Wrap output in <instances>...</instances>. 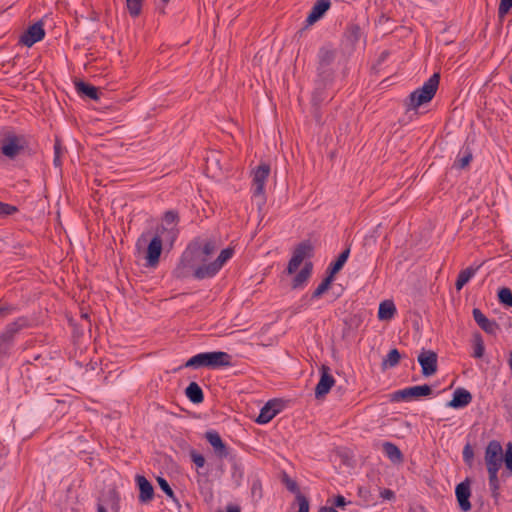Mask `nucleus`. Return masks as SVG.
<instances>
[{
  "label": "nucleus",
  "mask_w": 512,
  "mask_h": 512,
  "mask_svg": "<svg viewBox=\"0 0 512 512\" xmlns=\"http://www.w3.org/2000/svg\"><path fill=\"white\" fill-rule=\"evenodd\" d=\"M216 251V243L213 239L203 240L194 238L183 251L177 266L173 270L176 279H184L193 276L199 265L208 264V259Z\"/></svg>",
  "instance_id": "f257e3e1"
},
{
  "label": "nucleus",
  "mask_w": 512,
  "mask_h": 512,
  "mask_svg": "<svg viewBox=\"0 0 512 512\" xmlns=\"http://www.w3.org/2000/svg\"><path fill=\"white\" fill-rule=\"evenodd\" d=\"M165 231H167V229L164 226H160L157 228L155 235L150 240L148 239L150 232L142 233L137 239L136 249L138 252H140L147 244V247L144 250L146 267L155 268L159 264L163 250L162 234Z\"/></svg>",
  "instance_id": "f03ea898"
},
{
  "label": "nucleus",
  "mask_w": 512,
  "mask_h": 512,
  "mask_svg": "<svg viewBox=\"0 0 512 512\" xmlns=\"http://www.w3.org/2000/svg\"><path fill=\"white\" fill-rule=\"evenodd\" d=\"M0 153L13 160L20 155L31 156L34 151L29 146V140L25 135L5 129L0 140Z\"/></svg>",
  "instance_id": "7ed1b4c3"
},
{
  "label": "nucleus",
  "mask_w": 512,
  "mask_h": 512,
  "mask_svg": "<svg viewBox=\"0 0 512 512\" xmlns=\"http://www.w3.org/2000/svg\"><path fill=\"white\" fill-rule=\"evenodd\" d=\"M231 359L232 356L223 351L202 352L189 358L184 363V367L194 369L203 367L217 369L220 367L231 366Z\"/></svg>",
  "instance_id": "20e7f679"
},
{
  "label": "nucleus",
  "mask_w": 512,
  "mask_h": 512,
  "mask_svg": "<svg viewBox=\"0 0 512 512\" xmlns=\"http://www.w3.org/2000/svg\"><path fill=\"white\" fill-rule=\"evenodd\" d=\"M439 81L440 74L434 73L427 81L424 82L422 87L411 92L408 99L405 101L406 110H416L421 105L430 102L438 90Z\"/></svg>",
  "instance_id": "39448f33"
},
{
  "label": "nucleus",
  "mask_w": 512,
  "mask_h": 512,
  "mask_svg": "<svg viewBox=\"0 0 512 512\" xmlns=\"http://www.w3.org/2000/svg\"><path fill=\"white\" fill-rule=\"evenodd\" d=\"M485 463L488 471V480H498V471L504 463V454L501 444L492 440L485 450Z\"/></svg>",
  "instance_id": "423d86ee"
},
{
  "label": "nucleus",
  "mask_w": 512,
  "mask_h": 512,
  "mask_svg": "<svg viewBox=\"0 0 512 512\" xmlns=\"http://www.w3.org/2000/svg\"><path fill=\"white\" fill-rule=\"evenodd\" d=\"M234 249L231 247L223 249L218 257L208 264L199 265L193 273V277L198 280L214 277L223 267V265L233 256Z\"/></svg>",
  "instance_id": "0eeeda50"
},
{
  "label": "nucleus",
  "mask_w": 512,
  "mask_h": 512,
  "mask_svg": "<svg viewBox=\"0 0 512 512\" xmlns=\"http://www.w3.org/2000/svg\"><path fill=\"white\" fill-rule=\"evenodd\" d=\"M270 174V165L261 163L253 173L252 191L256 203L261 208L266 203L265 183Z\"/></svg>",
  "instance_id": "6e6552de"
},
{
  "label": "nucleus",
  "mask_w": 512,
  "mask_h": 512,
  "mask_svg": "<svg viewBox=\"0 0 512 512\" xmlns=\"http://www.w3.org/2000/svg\"><path fill=\"white\" fill-rule=\"evenodd\" d=\"M120 500V493L115 486L104 487L97 497V512H107V508H110L113 512H119Z\"/></svg>",
  "instance_id": "1a4fd4ad"
},
{
  "label": "nucleus",
  "mask_w": 512,
  "mask_h": 512,
  "mask_svg": "<svg viewBox=\"0 0 512 512\" xmlns=\"http://www.w3.org/2000/svg\"><path fill=\"white\" fill-rule=\"evenodd\" d=\"M28 326L29 319L25 316L18 317L15 321L6 325L5 329L0 333V341L4 345L3 353H8L15 336Z\"/></svg>",
  "instance_id": "9d476101"
},
{
  "label": "nucleus",
  "mask_w": 512,
  "mask_h": 512,
  "mask_svg": "<svg viewBox=\"0 0 512 512\" xmlns=\"http://www.w3.org/2000/svg\"><path fill=\"white\" fill-rule=\"evenodd\" d=\"M432 393V388L428 384L412 386L395 391L391 395V401H408L420 397H427Z\"/></svg>",
  "instance_id": "9b49d317"
},
{
  "label": "nucleus",
  "mask_w": 512,
  "mask_h": 512,
  "mask_svg": "<svg viewBox=\"0 0 512 512\" xmlns=\"http://www.w3.org/2000/svg\"><path fill=\"white\" fill-rule=\"evenodd\" d=\"M417 361L421 366V372L424 377H430L437 372L438 355L436 352L422 349L417 357Z\"/></svg>",
  "instance_id": "f8f14e48"
},
{
  "label": "nucleus",
  "mask_w": 512,
  "mask_h": 512,
  "mask_svg": "<svg viewBox=\"0 0 512 512\" xmlns=\"http://www.w3.org/2000/svg\"><path fill=\"white\" fill-rule=\"evenodd\" d=\"M334 384L335 379L330 373V368L327 365H322L320 367V379L315 387V398H324L329 393Z\"/></svg>",
  "instance_id": "ddd939ff"
},
{
  "label": "nucleus",
  "mask_w": 512,
  "mask_h": 512,
  "mask_svg": "<svg viewBox=\"0 0 512 512\" xmlns=\"http://www.w3.org/2000/svg\"><path fill=\"white\" fill-rule=\"evenodd\" d=\"M44 37L45 30L43 28V22L38 21L25 30L20 37V42L27 47H32L35 43L43 40Z\"/></svg>",
  "instance_id": "4468645a"
},
{
  "label": "nucleus",
  "mask_w": 512,
  "mask_h": 512,
  "mask_svg": "<svg viewBox=\"0 0 512 512\" xmlns=\"http://www.w3.org/2000/svg\"><path fill=\"white\" fill-rule=\"evenodd\" d=\"M282 409V404L278 400L268 401L260 410L256 422L258 424H266L270 422Z\"/></svg>",
  "instance_id": "2eb2a0df"
},
{
  "label": "nucleus",
  "mask_w": 512,
  "mask_h": 512,
  "mask_svg": "<svg viewBox=\"0 0 512 512\" xmlns=\"http://www.w3.org/2000/svg\"><path fill=\"white\" fill-rule=\"evenodd\" d=\"M205 438L213 447L215 454L219 458H226L229 455V448L223 442L220 434L216 430H210L205 433Z\"/></svg>",
  "instance_id": "dca6fc26"
},
{
  "label": "nucleus",
  "mask_w": 512,
  "mask_h": 512,
  "mask_svg": "<svg viewBox=\"0 0 512 512\" xmlns=\"http://www.w3.org/2000/svg\"><path fill=\"white\" fill-rule=\"evenodd\" d=\"M472 314L477 325L485 333L495 335L499 330V324L495 320L488 319L479 308H474Z\"/></svg>",
  "instance_id": "f3484780"
},
{
  "label": "nucleus",
  "mask_w": 512,
  "mask_h": 512,
  "mask_svg": "<svg viewBox=\"0 0 512 512\" xmlns=\"http://www.w3.org/2000/svg\"><path fill=\"white\" fill-rule=\"evenodd\" d=\"M471 482H459L456 486L455 494L462 511L466 512L471 509L470 496H471Z\"/></svg>",
  "instance_id": "a211bd4d"
},
{
  "label": "nucleus",
  "mask_w": 512,
  "mask_h": 512,
  "mask_svg": "<svg viewBox=\"0 0 512 512\" xmlns=\"http://www.w3.org/2000/svg\"><path fill=\"white\" fill-rule=\"evenodd\" d=\"M471 401L472 394L468 390L457 388L453 393L452 399L446 405L453 409H460L468 406Z\"/></svg>",
  "instance_id": "6ab92c4d"
},
{
  "label": "nucleus",
  "mask_w": 512,
  "mask_h": 512,
  "mask_svg": "<svg viewBox=\"0 0 512 512\" xmlns=\"http://www.w3.org/2000/svg\"><path fill=\"white\" fill-rule=\"evenodd\" d=\"M330 6V0H317L306 18L307 24L312 25L320 20L329 10Z\"/></svg>",
  "instance_id": "aec40b11"
},
{
  "label": "nucleus",
  "mask_w": 512,
  "mask_h": 512,
  "mask_svg": "<svg viewBox=\"0 0 512 512\" xmlns=\"http://www.w3.org/2000/svg\"><path fill=\"white\" fill-rule=\"evenodd\" d=\"M336 57V51L326 47H322L318 53V75L323 76L327 72V67L330 66Z\"/></svg>",
  "instance_id": "412c9836"
},
{
  "label": "nucleus",
  "mask_w": 512,
  "mask_h": 512,
  "mask_svg": "<svg viewBox=\"0 0 512 512\" xmlns=\"http://www.w3.org/2000/svg\"><path fill=\"white\" fill-rule=\"evenodd\" d=\"M75 89L77 93L83 98H88L91 100H98L100 98L99 89L83 80L75 81Z\"/></svg>",
  "instance_id": "4be33fe9"
},
{
  "label": "nucleus",
  "mask_w": 512,
  "mask_h": 512,
  "mask_svg": "<svg viewBox=\"0 0 512 512\" xmlns=\"http://www.w3.org/2000/svg\"><path fill=\"white\" fill-rule=\"evenodd\" d=\"M350 255V246L344 249L336 258V260L332 261L326 269V274L335 279L337 273H339L346 261L348 260Z\"/></svg>",
  "instance_id": "5701e85b"
},
{
  "label": "nucleus",
  "mask_w": 512,
  "mask_h": 512,
  "mask_svg": "<svg viewBox=\"0 0 512 512\" xmlns=\"http://www.w3.org/2000/svg\"><path fill=\"white\" fill-rule=\"evenodd\" d=\"M285 484L290 492L296 493V500L299 506L298 512H309V501L300 493L298 482H285Z\"/></svg>",
  "instance_id": "b1692460"
},
{
  "label": "nucleus",
  "mask_w": 512,
  "mask_h": 512,
  "mask_svg": "<svg viewBox=\"0 0 512 512\" xmlns=\"http://www.w3.org/2000/svg\"><path fill=\"white\" fill-rule=\"evenodd\" d=\"M185 395L193 404H200L204 400L203 390L196 382L189 383L185 389Z\"/></svg>",
  "instance_id": "393cba45"
},
{
  "label": "nucleus",
  "mask_w": 512,
  "mask_h": 512,
  "mask_svg": "<svg viewBox=\"0 0 512 512\" xmlns=\"http://www.w3.org/2000/svg\"><path fill=\"white\" fill-rule=\"evenodd\" d=\"M314 247L310 240H304L300 242L293 251V256L303 261L305 258H310L313 256Z\"/></svg>",
  "instance_id": "a878e982"
},
{
  "label": "nucleus",
  "mask_w": 512,
  "mask_h": 512,
  "mask_svg": "<svg viewBox=\"0 0 512 512\" xmlns=\"http://www.w3.org/2000/svg\"><path fill=\"white\" fill-rule=\"evenodd\" d=\"M312 268H313V265L311 262L305 263L304 267L296 274V276L292 280V288L293 289H297V288L303 286V284L305 282H307V280L311 276Z\"/></svg>",
  "instance_id": "bb28decb"
},
{
  "label": "nucleus",
  "mask_w": 512,
  "mask_h": 512,
  "mask_svg": "<svg viewBox=\"0 0 512 512\" xmlns=\"http://www.w3.org/2000/svg\"><path fill=\"white\" fill-rule=\"evenodd\" d=\"M344 36L346 40L352 45H356L362 37V29L357 23H350L347 25Z\"/></svg>",
  "instance_id": "cd10ccee"
},
{
  "label": "nucleus",
  "mask_w": 512,
  "mask_h": 512,
  "mask_svg": "<svg viewBox=\"0 0 512 512\" xmlns=\"http://www.w3.org/2000/svg\"><path fill=\"white\" fill-rule=\"evenodd\" d=\"M478 267H468L466 269H463L459 272L456 282H455V288L457 291H460L468 282L469 280L476 274Z\"/></svg>",
  "instance_id": "c85d7f7f"
},
{
  "label": "nucleus",
  "mask_w": 512,
  "mask_h": 512,
  "mask_svg": "<svg viewBox=\"0 0 512 512\" xmlns=\"http://www.w3.org/2000/svg\"><path fill=\"white\" fill-rule=\"evenodd\" d=\"M139 485V502L143 504L150 503L154 499V488L151 482H137Z\"/></svg>",
  "instance_id": "c756f323"
},
{
  "label": "nucleus",
  "mask_w": 512,
  "mask_h": 512,
  "mask_svg": "<svg viewBox=\"0 0 512 512\" xmlns=\"http://www.w3.org/2000/svg\"><path fill=\"white\" fill-rule=\"evenodd\" d=\"M396 313V307L390 300H385L380 303L378 309L379 320H389L394 317Z\"/></svg>",
  "instance_id": "7c9ffc66"
},
{
  "label": "nucleus",
  "mask_w": 512,
  "mask_h": 512,
  "mask_svg": "<svg viewBox=\"0 0 512 512\" xmlns=\"http://www.w3.org/2000/svg\"><path fill=\"white\" fill-rule=\"evenodd\" d=\"M383 451L387 457L394 463L401 462L403 460V454L401 450L395 444L391 442L383 443Z\"/></svg>",
  "instance_id": "2f4dec72"
},
{
  "label": "nucleus",
  "mask_w": 512,
  "mask_h": 512,
  "mask_svg": "<svg viewBox=\"0 0 512 512\" xmlns=\"http://www.w3.org/2000/svg\"><path fill=\"white\" fill-rule=\"evenodd\" d=\"M400 359H401L400 352L398 351V349L393 348L388 352L386 358L383 359L382 364H381L382 368L383 369L393 368L399 364Z\"/></svg>",
  "instance_id": "473e14b6"
},
{
  "label": "nucleus",
  "mask_w": 512,
  "mask_h": 512,
  "mask_svg": "<svg viewBox=\"0 0 512 512\" xmlns=\"http://www.w3.org/2000/svg\"><path fill=\"white\" fill-rule=\"evenodd\" d=\"M473 156L470 148L467 146L463 150L460 151V153L457 156V159L454 163V166L459 169L466 168L469 163L471 162Z\"/></svg>",
  "instance_id": "72a5a7b5"
},
{
  "label": "nucleus",
  "mask_w": 512,
  "mask_h": 512,
  "mask_svg": "<svg viewBox=\"0 0 512 512\" xmlns=\"http://www.w3.org/2000/svg\"><path fill=\"white\" fill-rule=\"evenodd\" d=\"M473 354L474 358L480 359L483 357L485 352V345L482 335L479 332L473 334Z\"/></svg>",
  "instance_id": "f704fd0d"
},
{
  "label": "nucleus",
  "mask_w": 512,
  "mask_h": 512,
  "mask_svg": "<svg viewBox=\"0 0 512 512\" xmlns=\"http://www.w3.org/2000/svg\"><path fill=\"white\" fill-rule=\"evenodd\" d=\"M333 281L334 279L326 274L318 287L313 291L311 298L317 299L322 296L331 287Z\"/></svg>",
  "instance_id": "c9c22d12"
},
{
  "label": "nucleus",
  "mask_w": 512,
  "mask_h": 512,
  "mask_svg": "<svg viewBox=\"0 0 512 512\" xmlns=\"http://www.w3.org/2000/svg\"><path fill=\"white\" fill-rule=\"evenodd\" d=\"M504 466L505 470L502 473L503 477H511L512 476V443L509 442L506 446V451L504 453Z\"/></svg>",
  "instance_id": "e433bc0d"
},
{
  "label": "nucleus",
  "mask_w": 512,
  "mask_h": 512,
  "mask_svg": "<svg viewBox=\"0 0 512 512\" xmlns=\"http://www.w3.org/2000/svg\"><path fill=\"white\" fill-rule=\"evenodd\" d=\"M498 301L506 306L512 307V291L508 287H502L498 290Z\"/></svg>",
  "instance_id": "4c0bfd02"
},
{
  "label": "nucleus",
  "mask_w": 512,
  "mask_h": 512,
  "mask_svg": "<svg viewBox=\"0 0 512 512\" xmlns=\"http://www.w3.org/2000/svg\"><path fill=\"white\" fill-rule=\"evenodd\" d=\"M143 0H126L127 9L132 17H137L141 13Z\"/></svg>",
  "instance_id": "58836bf2"
},
{
  "label": "nucleus",
  "mask_w": 512,
  "mask_h": 512,
  "mask_svg": "<svg viewBox=\"0 0 512 512\" xmlns=\"http://www.w3.org/2000/svg\"><path fill=\"white\" fill-rule=\"evenodd\" d=\"M161 490L177 505L180 506L179 500L176 497L169 482H158Z\"/></svg>",
  "instance_id": "ea45409f"
},
{
  "label": "nucleus",
  "mask_w": 512,
  "mask_h": 512,
  "mask_svg": "<svg viewBox=\"0 0 512 512\" xmlns=\"http://www.w3.org/2000/svg\"><path fill=\"white\" fill-rule=\"evenodd\" d=\"M512 8V0H500L498 7V17L503 19Z\"/></svg>",
  "instance_id": "a19ab883"
},
{
  "label": "nucleus",
  "mask_w": 512,
  "mask_h": 512,
  "mask_svg": "<svg viewBox=\"0 0 512 512\" xmlns=\"http://www.w3.org/2000/svg\"><path fill=\"white\" fill-rule=\"evenodd\" d=\"M18 212V208L14 205L0 201V217H6Z\"/></svg>",
  "instance_id": "79ce46f5"
},
{
  "label": "nucleus",
  "mask_w": 512,
  "mask_h": 512,
  "mask_svg": "<svg viewBox=\"0 0 512 512\" xmlns=\"http://www.w3.org/2000/svg\"><path fill=\"white\" fill-rule=\"evenodd\" d=\"M463 460L469 466H471L472 463H473V460H474V450H473L472 446L469 443H467L464 446V448H463Z\"/></svg>",
  "instance_id": "37998d69"
},
{
  "label": "nucleus",
  "mask_w": 512,
  "mask_h": 512,
  "mask_svg": "<svg viewBox=\"0 0 512 512\" xmlns=\"http://www.w3.org/2000/svg\"><path fill=\"white\" fill-rule=\"evenodd\" d=\"M190 457H191V460L193 461V463L197 467H203L204 466L205 458H204V456L202 454L196 452L195 450H191Z\"/></svg>",
  "instance_id": "c03bdc74"
},
{
  "label": "nucleus",
  "mask_w": 512,
  "mask_h": 512,
  "mask_svg": "<svg viewBox=\"0 0 512 512\" xmlns=\"http://www.w3.org/2000/svg\"><path fill=\"white\" fill-rule=\"evenodd\" d=\"M61 153H62V149H61V145H60V142L57 140L54 144V165L56 167H60L61 166Z\"/></svg>",
  "instance_id": "a18cd8bd"
},
{
  "label": "nucleus",
  "mask_w": 512,
  "mask_h": 512,
  "mask_svg": "<svg viewBox=\"0 0 512 512\" xmlns=\"http://www.w3.org/2000/svg\"><path fill=\"white\" fill-rule=\"evenodd\" d=\"M303 261H300L299 259H297L296 257H294L292 255L289 263H288V266H287V273L288 274H293L294 272H296V270L298 269V267L301 265Z\"/></svg>",
  "instance_id": "49530a36"
},
{
  "label": "nucleus",
  "mask_w": 512,
  "mask_h": 512,
  "mask_svg": "<svg viewBox=\"0 0 512 512\" xmlns=\"http://www.w3.org/2000/svg\"><path fill=\"white\" fill-rule=\"evenodd\" d=\"M251 495L254 499L258 500L262 498V485L261 482H254L251 487Z\"/></svg>",
  "instance_id": "de8ad7c7"
},
{
  "label": "nucleus",
  "mask_w": 512,
  "mask_h": 512,
  "mask_svg": "<svg viewBox=\"0 0 512 512\" xmlns=\"http://www.w3.org/2000/svg\"><path fill=\"white\" fill-rule=\"evenodd\" d=\"M164 220H165L168 224L178 222V220H179L178 212H176V211H174V210H169V211L165 212V214H164Z\"/></svg>",
  "instance_id": "09e8293b"
},
{
  "label": "nucleus",
  "mask_w": 512,
  "mask_h": 512,
  "mask_svg": "<svg viewBox=\"0 0 512 512\" xmlns=\"http://www.w3.org/2000/svg\"><path fill=\"white\" fill-rule=\"evenodd\" d=\"M379 495L384 500L391 501L395 499V493L391 489L379 488Z\"/></svg>",
  "instance_id": "8fccbe9b"
},
{
  "label": "nucleus",
  "mask_w": 512,
  "mask_h": 512,
  "mask_svg": "<svg viewBox=\"0 0 512 512\" xmlns=\"http://www.w3.org/2000/svg\"><path fill=\"white\" fill-rule=\"evenodd\" d=\"M502 403H503V408L505 409V411L510 416H512V402H511V399L508 398L507 396H505V397L502 398Z\"/></svg>",
  "instance_id": "3c124183"
},
{
  "label": "nucleus",
  "mask_w": 512,
  "mask_h": 512,
  "mask_svg": "<svg viewBox=\"0 0 512 512\" xmlns=\"http://www.w3.org/2000/svg\"><path fill=\"white\" fill-rule=\"evenodd\" d=\"M334 505L339 508H343L346 505V500L342 495L335 497Z\"/></svg>",
  "instance_id": "603ef678"
},
{
  "label": "nucleus",
  "mask_w": 512,
  "mask_h": 512,
  "mask_svg": "<svg viewBox=\"0 0 512 512\" xmlns=\"http://www.w3.org/2000/svg\"><path fill=\"white\" fill-rule=\"evenodd\" d=\"M490 490L492 491L493 496L496 498L498 496L499 482H489Z\"/></svg>",
  "instance_id": "864d4df0"
},
{
  "label": "nucleus",
  "mask_w": 512,
  "mask_h": 512,
  "mask_svg": "<svg viewBox=\"0 0 512 512\" xmlns=\"http://www.w3.org/2000/svg\"><path fill=\"white\" fill-rule=\"evenodd\" d=\"M11 310H12V308L9 306L0 307V317L1 316L4 317V316L8 315Z\"/></svg>",
  "instance_id": "5fc2aeb1"
},
{
  "label": "nucleus",
  "mask_w": 512,
  "mask_h": 512,
  "mask_svg": "<svg viewBox=\"0 0 512 512\" xmlns=\"http://www.w3.org/2000/svg\"><path fill=\"white\" fill-rule=\"evenodd\" d=\"M390 52L388 50H384L383 52H381L379 58H378V63H382L383 61L386 60V58L389 56Z\"/></svg>",
  "instance_id": "6e6d98bb"
},
{
  "label": "nucleus",
  "mask_w": 512,
  "mask_h": 512,
  "mask_svg": "<svg viewBox=\"0 0 512 512\" xmlns=\"http://www.w3.org/2000/svg\"><path fill=\"white\" fill-rule=\"evenodd\" d=\"M226 512H241V509L237 505H228L226 508Z\"/></svg>",
  "instance_id": "4d7b16f0"
},
{
  "label": "nucleus",
  "mask_w": 512,
  "mask_h": 512,
  "mask_svg": "<svg viewBox=\"0 0 512 512\" xmlns=\"http://www.w3.org/2000/svg\"><path fill=\"white\" fill-rule=\"evenodd\" d=\"M408 512H427L423 506L410 507Z\"/></svg>",
  "instance_id": "13d9d810"
},
{
  "label": "nucleus",
  "mask_w": 512,
  "mask_h": 512,
  "mask_svg": "<svg viewBox=\"0 0 512 512\" xmlns=\"http://www.w3.org/2000/svg\"><path fill=\"white\" fill-rule=\"evenodd\" d=\"M319 512H338V511L333 507L323 506L319 509Z\"/></svg>",
  "instance_id": "bf43d9fd"
},
{
  "label": "nucleus",
  "mask_w": 512,
  "mask_h": 512,
  "mask_svg": "<svg viewBox=\"0 0 512 512\" xmlns=\"http://www.w3.org/2000/svg\"><path fill=\"white\" fill-rule=\"evenodd\" d=\"M312 101L315 105L318 104V102L320 101L318 98H317V92H314L313 94V98H312Z\"/></svg>",
  "instance_id": "052dcab7"
},
{
  "label": "nucleus",
  "mask_w": 512,
  "mask_h": 512,
  "mask_svg": "<svg viewBox=\"0 0 512 512\" xmlns=\"http://www.w3.org/2000/svg\"><path fill=\"white\" fill-rule=\"evenodd\" d=\"M134 480L141 481V480H147V479L145 478V476H143L141 474H136Z\"/></svg>",
  "instance_id": "680f3d73"
},
{
  "label": "nucleus",
  "mask_w": 512,
  "mask_h": 512,
  "mask_svg": "<svg viewBox=\"0 0 512 512\" xmlns=\"http://www.w3.org/2000/svg\"><path fill=\"white\" fill-rule=\"evenodd\" d=\"M389 17L385 16L384 14L380 16L379 23H382L383 21H388Z\"/></svg>",
  "instance_id": "e2e57ef3"
},
{
  "label": "nucleus",
  "mask_w": 512,
  "mask_h": 512,
  "mask_svg": "<svg viewBox=\"0 0 512 512\" xmlns=\"http://www.w3.org/2000/svg\"><path fill=\"white\" fill-rule=\"evenodd\" d=\"M285 481L291 480L286 473H283V479Z\"/></svg>",
  "instance_id": "0e129e2a"
},
{
  "label": "nucleus",
  "mask_w": 512,
  "mask_h": 512,
  "mask_svg": "<svg viewBox=\"0 0 512 512\" xmlns=\"http://www.w3.org/2000/svg\"><path fill=\"white\" fill-rule=\"evenodd\" d=\"M3 349H4V345H3V343L0 341V355H1V354H4V353H3Z\"/></svg>",
  "instance_id": "69168bd1"
},
{
  "label": "nucleus",
  "mask_w": 512,
  "mask_h": 512,
  "mask_svg": "<svg viewBox=\"0 0 512 512\" xmlns=\"http://www.w3.org/2000/svg\"><path fill=\"white\" fill-rule=\"evenodd\" d=\"M155 480L160 481V480H164V479L161 476H158V477H156Z\"/></svg>",
  "instance_id": "338daca9"
},
{
  "label": "nucleus",
  "mask_w": 512,
  "mask_h": 512,
  "mask_svg": "<svg viewBox=\"0 0 512 512\" xmlns=\"http://www.w3.org/2000/svg\"><path fill=\"white\" fill-rule=\"evenodd\" d=\"M161 2H162L163 4H167V3L169 2V0H161Z\"/></svg>",
  "instance_id": "774afa93"
}]
</instances>
